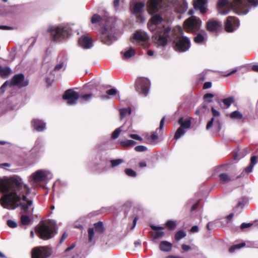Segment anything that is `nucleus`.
<instances>
[{
  "mask_svg": "<svg viewBox=\"0 0 258 258\" xmlns=\"http://www.w3.org/2000/svg\"><path fill=\"white\" fill-rule=\"evenodd\" d=\"M0 191L6 193L1 199V204L5 208L15 209L19 206L25 213L31 214L34 208L33 201L27 199L30 193L28 186L21 178L4 177L0 178Z\"/></svg>",
  "mask_w": 258,
  "mask_h": 258,
  "instance_id": "f257e3e1",
  "label": "nucleus"
},
{
  "mask_svg": "<svg viewBox=\"0 0 258 258\" xmlns=\"http://www.w3.org/2000/svg\"><path fill=\"white\" fill-rule=\"evenodd\" d=\"M148 27L152 32L155 41L158 45L165 46L171 40L170 35L175 37L173 39V48L178 52H184L190 47L189 38L183 35V31L180 26L175 27L171 31V28L166 21L159 14L154 15L148 22Z\"/></svg>",
  "mask_w": 258,
  "mask_h": 258,
  "instance_id": "f03ea898",
  "label": "nucleus"
},
{
  "mask_svg": "<svg viewBox=\"0 0 258 258\" xmlns=\"http://www.w3.org/2000/svg\"><path fill=\"white\" fill-rule=\"evenodd\" d=\"M257 5V0H219L217 9L223 15H227L231 9L238 15H245L249 11V6L256 7Z\"/></svg>",
  "mask_w": 258,
  "mask_h": 258,
  "instance_id": "7ed1b4c3",
  "label": "nucleus"
},
{
  "mask_svg": "<svg viewBox=\"0 0 258 258\" xmlns=\"http://www.w3.org/2000/svg\"><path fill=\"white\" fill-rule=\"evenodd\" d=\"M91 22L92 24H97L101 27L100 39L102 42L106 45H110L115 41L114 30L107 25L104 26L105 20L100 15L97 14H94L91 19Z\"/></svg>",
  "mask_w": 258,
  "mask_h": 258,
  "instance_id": "20e7f679",
  "label": "nucleus"
},
{
  "mask_svg": "<svg viewBox=\"0 0 258 258\" xmlns=\"http://www.w3.org/2000/svg\"><path fill=\"white\" fill-rule=\"evenodd\" d=\"M53 40L60 41L68 38L72 34V30L68 25H51L47 29Z\"/></svg>",
  "mask_w": 258,
  "mask_h": 258,
  "instance_id": "39448f33",
  "label": "nucleus"
},
{
  "mask_svg": "<svg viewBox=\"0 0 258 258\" xmlns=\"http://www.w3.org/2000/svg\"><path fill=\"white\" fill-rule=\"evenodd\" d=\"M38 233L39 237L43 240L52 238L57 233L55 224L51 221L42 224L38 229Z\"/></svg>",
  "mask_w": 258,
  "mask_h": 258,
  "instance_id": "423d86ee",
  "label": "nucleus"
},
{
  "mask_svg": "<svg viewBox=\"0 0 258 258\" xmlns=\"http://www.w3.org/2000/svg\"><path fill=\"white\" fill-rule=\"evenodd\" d=\"M52 176V174L49 170L40 169L33 173L29 180L32 184L40 183L51 179Z\"/></svg>",
  "mask_w": 258,
  "mask_h": 258,
  "instance_id": "0eeeda50",
  "label": "nucleus"
},
{
  "mask_svg": "<svg viewBox=\"0 0 258 258\" xmlns=\"http://www.w3.org/2000/svg\"><path fill=\"white\" fill-rule=\"evenodd\" d=\"M150 87V80L144 77L138 78L136 81L135 88L140 94L146 96L149 91Z\"/></svg>",
  "mask_w": 258,
  "mask_h": 258,
  "instance_id": "6e6552de",
  "label": "nucleus"
},
{
  "mask_svg": "<svg viewBox=\"0 0 258 258\" xmlns=\"http://www.w3.org/2000/svg\"><path fill=\"white\" fill-rule=\"evenodd\" d=\"M201 23L199 18L191 17L184 21V28L188 32L195 33L200 30Z\"/></svg>",
  "mask_w": 258,
  "mask_h": 258,
  "instance_id": "1a4fd4ad",
  "label": "nucleus"
},
{
  "mask_svg": "<svg viewBox=\"0 0 258 258\" xmlns=\"http://www.w3.org/2000/svg\"><path fill=\"white\" fill-rule=\"evenodd\" d=\"M52 253L50 248L44 246L37 247L33 249L32 253V258H46Z\"/></svg>",
  "mask_w": 258,
  "mask_h": 258,
  "instance_id": "9d476101",
  "label": "nucleus"
},
{
  "mask_svg": "<svg viewBox=\"0 0 258 258\" xmlns=\"http://www.w3.org/2000/svg\"><path fill=\"white\" fill-rule=\"evenodd\" d=\"M29 81L25 79L23 74L15 75L12 79L10 85L17 86L19 88H22L28 85Z\"/></svg>",
  "mask_w": 258,
  "mask_h": 258,
  "instance_id": "9b49d317",
  "label": "nucleus"
},
{
  "mask_svg": "<svg viewBox=\"0 0 258 258\" xmlns=\"http://www.w3.org/2000/svg\"><path fill=\"white\" fill-rule=\"evenodd\" d=\"M79 97V93L72 89L66 91L63 95V99L67 100L70 105L76 104Z\"/></svg>",
  "mask_w": 258,
  "mask_h": 258,
  "instance_id": "f8f14e48",
  "label": "nucleus"
},
{
  "mask_svg": "<svg viewBox=\"0 0 258 258\" xmlns=\"http://www.w3.org/2000/svg\"><path fill=\"white\" fill-rule=\"evenodd\" d=\"M239 25V22L235 17L229 16L227 18L225 29L227 32H232L236 29Z\"/></svg>",
  "mask_w": 258,
  "mask_h": 258,
  "instance_id": "ddd939ff",
  "label": "nucleus"
},
{
  "mask_svg": "<svg viewBox=\"0 0 258 258\" xmlns=\"http://www.w3.org/2000/svg\"><path fill=\"white\" fill-rule=\"evenodd\" d=\"M138 0H131L130 9L132 14H138L143 12L145 7L144 2H138Z\"/></svg>",
  "mask_w": 258,
  "mask_h": 258,
  "instance_id": "4468645a",
  "label": "nucleus"
},
{
  "mask_svg": "<svg viewBox=\"0 0 258 258\" xmlns=\"http://www.w3.org/2000/svg\"><path fill=\"white\" fill-rule=\"evenodd\" d=\"M133 39L140 45L146 46L148 42L149 37L145 32L137 31L134 34Z\"/></svg>",
  "mask_w": 258,
  "mask_h": 258,
  "instance_id": "2eb2a0df",
  "label": "nucleus"
},
{
  "mask_svg": "<svg viewBox=\"0 0 258 258\" xmlns=\"http://www.w3.org/2000/svg\"><path fill=\"white\" fill-rule=\"evenodd\" d=\"M162 0H150L148 5V12L152 14L157 12L161 8Z\"/></svg>",
  "mask_w": 258,
  "mask_h": 258,
  "instance_id": "dca6fc26",
  "label": "nucleus"
},
{
  "mask_svg": "<svg viewBox=\"0 0 258 258\" xmlns=\"http://www.w3.org/2000/svg\"><path fill=\"white\" fill-rule=\"evenodd\" d=\"M79 45L84 49H89L93 45V41L92 39L86 35L81 36L79 39Z\"/></svg>",
  "mask_w": 258,
  "mask_h": 258,
  "instance_id": "f3484780",
  "label": "nucleus"
},
{
  "mask_svg": "<svg viewBox=\"0 0 258 258\" xmlns=\"http://www.w3.org/2000/svg\"><path fill=\"white\" fill-rule=\"evenodd\" d=\"M32 125L38 132H42L46 129V123L38 119H34L32 121Z\"/></svg>",
  "mask_w": 258,
  "mask_h": 258,
  "instance_id": "a211bd4d",
  "label": "nucleus"
},
{
  "mask_svg": "<svg viewBox=\"0 0 258 258\" xmlns=\"http://www.w3.org/2000/svg\"><path fill=\"white\" fill-rule=\"evenodd\" d=\"M206 3V0H197L194 3V8L196 10H199L201 14H205L207 10Z\"/></svg>",
  "mask_w": 258,
  "mask_h": 258,
  "instance_id": "6ab92c4d",
  "label": "nucleus"
},
{
  "mask_svg": "<svg viewBox=\"0 0 258 258\" xmlns=\"http://www.w3.org/2000/svg\"><path fill=\"white\" fill-rule=\"evenodd\" d=\"M174 7L177 12L183 13L187 9V3L184 0L178 1L177 3L174 4Z\"/></svg>",
  "mask_w": 258,
  "mask_h": 258,
  "instance_id": "aec40b11",
  "label": "nucleus"
},
{
  "mask_svg": "<svg viewBox=\"0 0 258 258\" xmlns=\"http://www.w3.org/2000/svg\"><path fill=\"white\" fill-rule=\"evenodd\" d=\"M120 54L123 59L128 60L136 54V52L133 48L130 47L128 49L122 50Z\"/></svg>",
  "mask_w": 258,
  "mask_h": 258,
  "instance_id": "412c9836",
  "label": "nucleus"
},
{
  "mask_svg": "<svg viewBox=\"0 0 258 258\" xmlns=\"http://www.w3.org/2000/svg\"><path fill=\"white\" fill-rule=\"evenodd\" d=\"M212 112L213 115V117H214L215 119V127L219 130L221 127V124L220 119V112L216 110L214 107L212 108Z\"/></svg>",
  "mask_w": 258,
  "mask_h": 258,
  "instance_id": "4be33fe9",
  "label": "nucleus"
},
{
  "mask_svg": "<svg viewBox=\"0 0 258 258\" xmlns=\"http://www.w3.org/2000/svg\"><path fill=\"white\" fill-rule=\"evenodd\" d=\"M151 227L153 230H155V234L153 236L154 239H159L164 235L165 233L161 230L163 229V227L154 225H151Z\"/></svg>",
  "mask_w": 258,
  "mask_h": 258,
  "instance_id": "5701e85b",
  "label": "nucleus"
},
{
  "mask_svg": "<svg viewBox=\"0 0 258 258\" xmlns=\"http://www.w3.org/2000/svg\"><path fill=\"white\" fill-rule=\"evenodd\" d=\"M220 26V23L216 20L209 21L207 24V28L209 31H215Z\"/></svg>",
  "mask_w": 258,
  "mask_h": 258,
  "instance_id": "b1692460",
  "label": "nucleus"
},
{
  "mask_svg": "<svg viewBox=\"0 0 258 258\" xmlns=\"http://www.w3.org/2000/svg\"><path fill=\"white\" fill-rule=\"evenodd\" d=\"M178 124L180 125V127L186 130L189 128L191 126V121L188 118L184 119L183 117H180L178 121Z\"/></svg>",
  "mask_w": 258,
  "mask_h": 258,
  "instance_id": "393cba45",
  "label": "nucleus"
},
{
  "mask_svg": "<svg viewBox=\"0 0 258 258\" xmlns=\"http://www.w3.org/2000/svg\"><path fill=\"white\" fill-rule=\"evenodd\" d=\"M172 245L169 242L167 241H161L160 243V249L161 251L168 252L172 249Z\"/></svg>",
  "mask_w": 258,
  "mask_h": 258,
  "instance_id": "a878e982",
  "label": "nucleus"
},
{
  "mask_svg": "<svg viewBox=\"0 0 258 258\" xmlns=\"http://www.w3.org/2000/svg\"><path fill=\"white\" fill-rule=\"evenodd\" d=\"M106 94L102 95L100 97L103 100H108L110 96H114L117 94L118 91L115 88H112L106 91Z\"/></svg>",
  "mask_w": 258,
  "mask_h": 258,
  "instance_id": "bb28decb",
  "label": "nucleus"
},
{
  "mask_svg": "<svg viewBox=\"0 0 258 258\" xmlns=\"http://www.w3.org/2000/svg\"><path fill=\"white\" fill-rule=\"evenodd\" d=\"M12 73V70L8 67H3L0 66V76L2 77H7Z\"/></svg>",
  "mask_w": 258,
  "mask_h": 258,
  "instance_id": "cd10ccee",
  "label": "nucleus"
},
{
  "mask_svg": "<svg viewBox=\"0 0 258 258\" xmlns=\"http://www.w3.org/2000/svg\"><path fill=\"white\" fill-rule=\"evenodd\" d=\"M132 109L130 107L120 108L119 109L120 118L123 119L126 116L130 115L132 113Z\"/></svg>",
  "mask_w": 258,
  "mask_h": 258,
  "instance_id": "c85d7f7f",
  "label": "nucleus"
},
{
  "mask_svg": "<svg viewBox=\"0 0 258 258\" xmlns=\"http://www.w3.org/2000/svg\"><path fill=\"white\" fill-rule=\"evenodd\" d=\"M186 130L183 127H179L176 130L175 135L174 138L177 140L179 139L181 136H183L186 133Z\"/></svg>",
  "mask_w": 258,
  "mask_h": 258,
  "instance_id": "c756f323",
  "label": "nucleus"
},
{
  "mask_svg": "<svg viewBox=\"0 0 258 258\" xmlns=\"http://www.w3.org/2000/svg\"><path fill=\"white\" fill-rule=\"evenodd\" d=\"M94 227L96 232L98 233H102L104 232V229L103 227V224L101 221H99L95 223Z\"/></svg>",
  "mask_w": 258,
  "mask_h": 258,
  "instance_id": "7c9ffc66",
  "label": "nucleus"
},
{
  "mask_svg": "<svg viewBox=\"0 0 258 258\" xmlns=\"http://www.w3.org/2000/svg\"><path fill=\"white\" fill-rule=\"evenodd\" d=\"M137 143L131 140H126L124 141H121L120 142V144L122 147H131L135 145Z\"/></svg>",
  "mask_w": 258,
  "mask_h": 258,
  "instance_id": "2f4dec72",
  "label": "nucleus"
},
{
  "mask_svg": "<svg viewBox=\"0 0 258 258\" xmlns=\"http://www.w3.org/2000/svg\"><path fill=\"white\" fill-rule=\"evenodd\" d=\"M31 220L29 217L26 215H22L21 216V222L24 225H28L30 223Z\"/></svg>",
  "mask_w": 258,
  "mask_h": 258,
  "instance_id": "473e14b6",
  "label": "nucleus"
},
{
  "mask_svg": "<svg viewBox=\"0 0 258 258\" xmlns=\"http://www.w3.org/2000/svg\"><path fill=\"white\" fill-rule=\"evenodd\" d=\"M111 167L114 168L120 164L123 163L124 161L122 159H117L110 160Z\"/></svg>",
  "mask_w": 258,
  "mask_h": 258,
  "instance_id": "72a5a7b5",
  "label": "nucleus"
},
{
  "mask_svg": "<svg viewBox=\"0 0 258 258\" xmlns=\"http://www.w3.org/2000/svg\"><path fill=\"white\" fill-rule=\"evenodd\" d=\"M186 234L183 230H180L178 231L175 235V239L177 241L180 240L181 239L184 238Z\"/></svg>",
  "mask_w": 258,
  "mask_h": 258,
  "instance_id": "f704fd0d",
  "label": "nucleus"
},
{
  "mask_svg": "<svg viewBox=\"0 0 258 258\" xmlns=\"http://www.w3.org/2000/svg\"><path fill=\"white\" fill-rule=\"evenodd\" d=\"M125 174L131 177H136L137 176V173L135 171L131 168H126L124 170Z\"/></svg>",
  "mask_w": 258,
  "mask_h": 258,
  "instance_id": "c9c22d12",
  "label": "nucleus"
},
{
  "mask_svg": "<svg viewBox=\"0 0 258 258\" xmlns=\"http://www.w3.org/2000/svg\"><path fill=\"white\" fill-rule=\"evenodd\" d=\"M245 245V243H241L240 244H236L230 247L229 251L230 252H233L235 251V250L237 249H240L241 247L244 246Z\"/></svg>",
  "mask_w": 258,
  "mask_h": 258,
  "instance_id": "e433bc0d",
  "label": "nucleus"
},
{
  "mask_svg": "<svg viewBox=\"0 0 258 258\" xmlns=\"http://www.w3.org/2000/svg\"><path fill=\"white\" fill-rule=\"evenodd\" d=\"M205 39V37L201 33H199L195 37V42L197 43H202Z\"/></svg>",
  "mask_w": 258,
  "mask_h": 258,
  "instance_id": "4c0bfd02",
  "label": "nucleus"
},
{
  "mask_svg": "<svg viewBox=\"0 0 258 258\" xmlns=\"http://www.w3.org/2000/svg\"><path fill=\"white\" fill-rule=\"evenodd\" d=\"M230 117L232 119H241L242 117V114L238 111H234L231 113Z\"/></svg>",
  "mask_w": 258,
  "mask_h": 258,
  "instance_id": "58836bf2",
  "label": "nucleus"
},
{
  "mask_svg": "<svg viewBox=\"0 0 258 258\" xmlns=\"http://www.w3.org/2000/svg\"><path fill=\"white\" fill-rule=\"evenodd\" d=\"M93 95L92 94H88L82 95L80 98V101L82 102H88L93 97Z\"/></svg>",
  "mask_w": 258,
  "mask_h": 258,
  "instance_id": "ea45409f",
  "label": "nucleus"
},
{
  "mask_svg": "<svg viewBox=\"0 0 258 258\" xmlns=\"http://www.w3.org/2000/svg\"><path fill=\"white\" fill-rule=\"evenodd\" d=\"M66 66V63L64 60L63 61H60L58 64H57L55 67H54V71H58L60 69L64 68L65 69V67Z\"/></svg>",
  "mask_w": 258,
  "mask_h": 258,
  "instance_id": "a19ab883",
  "label": "nucleus"
},
{
  "mask_svg": "<svg viewBox=\"0 0 258 258\" xmlns=\"http://www.w3.org/2000/svg\"><path fill=\"white\" fill-rule=\"evenodd\" d=\"M234 102V98L232 97H229L228 98L224 99L223 100V102L225 106L227 107H229L232 102Z\"/></svg>",
  "mask_w": 258,
  "mask_h": 258,
  "instance_id": "79ce46f5",
  "label": "nucleus"
},
{
  "mask_svg": "<svg viewBox=\"0 0 258 258\" xmlns=\"http://www.w3.org/2000/svg\"><path fill=\"white\" fill-rule=\"evenodd\" d=\"M121 127H119L116 128L112 133L111 138L113 139H116L118 137L120 132L122 131Z\"/></svg>",
  "mask_w": 258,
  "mask_h": 258,
  "instance_id": "37998d69",
  "label": "nucleus"
},
{
  "mask_svg": "<svg viewBox=\"0 0 258 258\" xmlns=\"http://www.w3.org/2000/svg\"><path fill=\"white\" fill-rule=\"evenodd\" d=\"M220 180L223 182L230 181V178L226 173H221L219 175Z\"/></svg>",
  "mask_w": 258,
  "mask_h": 258,
  "instance_id": "c03bdc74",
  "label": "nucleus"
},
{
  "mask_svg": "<svg viewBox=\"0 0 258 258\" xmlns=\"http://www.w3.org/2000/svg\"><path fill=\"white\" fill-rule=\"evenodd\" d=\"M166 226L170 229H174L176 226V223L175 221H172V220H169L166 222Z\"/></svg>",
  "mask_w": 258,
  "mask_h": 258,
  "instance_id": "a18cd8bd",
  "label": "nucleus"
},
{
  "mask_svg": "<svg viewBox=\"0 0 258 258\" xmlns=\"http://www.w3.org/2000/svg\"><path fill=\"white\" fill-rule=\"evenodd\" d=\"M88 236H89V241H92L94 235V230L93 228H90L88 230Z\"/></svg>",
  "mask_w": 258,
  "mask_h": 258,
  "instance_id": "49530a36",
  "label": "nucleus"
},
{
  "mask_svg": "<svg viewBox=\"0 0 258 258\" xmlns=\"http://www.w3.org/2000/svg\"><path fill=\"white\" fill-rule=\"evenodd\" d=\"M214 95L211 93H207L204 95V99L205 101L208 103L212 102V98Z\"/></svg>",
  "mask_w": 258,
  "mask_h": 258,
  "instance_id": "de8ad7c7",
  "label": "nucleus"
},
{
  "mask_svg": "<svg viewBox=\"0 0 258 258\" xmlns=\"http://www.w3.org/2000/svg\"><path fill=\"white\" fill-rule=\"evenodd\" d=\"M135 150L137 152H141L147 151V148L143 145L137 146L135 148Z\"/></svg>",
  "mask_w": 258,
  "mask_h": 258,
  "instance_id": "09e8293b",
  "label": "nucleus"
},
{
  "mask_svg": "<svg viewBox=\"0 0 258 258\" xmlns=\"http://www.w3.org/2000/svg\"><path fill=\"white\" fill-rule=\"evenodd\" d=\"M215 118L212 117L211 119V120L209 121H208L207 126H206V129L207 130H210L211 128H212V127L213 125L215 126Z\"/></svg>",
  "mask_w": 258,
  "mask_h": 258,
  "instance_id": "8fccbe9b",
  "label": "nucleus"
},
{
  "mask_svg": "<svg viewBox=\"0 0 258 258\" xmlns=\"http://www.w3.org/2000/svg\"><path fill=\"white\" fill-rule=\"evenodd\" d=\"M41 146V140L40 138L37 139L35 142V146L33 149V150H38Z\"/></svg>",
  "mask_w": 258,
  "mask_h": 258,
  "instance_id": "3c124183",
  "label": "nucleus"
},
{
  "mask_svg": "<svg viewBox=\"0 0 258 258\" xmlns=\"http://www.w3.org/2000/svg\"><path fill=\"white\" fill-rule=\"evenodd\" d=\"M206 78V72H203L198 75V79L199 82L204 81Z\"/></svg>",
  "mask_w": 258,
  "mask_h": 258,
  "instance_id": "603ef678",
  "label": "nucleus"
},
{
  "mask_svg": "<svg viewBox=\"0 0 258 258\" xmlns=\"http://www.w3.org/2000/svg\"><path fill=\"white\" fill-rule=\"evenodd\" d=\"M128 137L134 140H138V141H142L143 140L142 138L137 134H130L128 135Z\"/></svg>",
  "mask_w": 258,
  "mask_h": 258,
  "instance_id": "864d4df0",
  "label": "nucleus"
},
{
  "mask_svg": "<svg viewBox=\"0 0 258 258\" xmlns=\"http://www.w3.org/2000/svg\"><path fill=\"white\" fill-rule=\"evenodd\" d=\"M7 225L9 227L13 228L16 227L17 226L16 222L12 220H8L7 221Z\"/></svg>",
  "mask_w": 258,
  "mask_h": 258,
  "instance_id": "5fc2aeb1",
  "label": "nucleus"
},
{
  "mask_svg": "<svg viewBox=\"0 0 258 258\" xmlns=\"http://www.w3.org/2000/svg\"><path fill=\"white\" fill-rule=\"evenodd\" d=\"M258 156H253L251 157L250 164L254 166L257 162Z\"/></svg>",
  "mask_w": 258,
  "mask_h": 258,
  "instance_id": "6e6d98bb",
  "label": "nucleus"
},
{
  "mask_svg": "<svg viewBox=\"0 0 258 258\" xmlns=\"http://www.w3.org/2000/svg\"><path fill=\"white\" fill-rule=\"evenodd\" d=\"M10 85V83L8 81L5 82L4 84L0 88V91L4 93L5 91L6 88L9 85Z\"/></svg>",
  "mask_w": 258,
  "mask_h": 258,
  "instance_id": "4d7b16f0",
  "label": "nucleus"
},
{
  "mask_svg": "<svg viewBox=\"0 0 258 258\" xmlns=\"http://www.w3.org/2000/svg\"><path fill=\"white\" fill-rule=\"evenodd\" d=\"M251 225H252V224H251L250 223H243L241 224V225L240 226V228L241 229H243L244 228L250 227Z\"/></svg>",
  "mask_w": 258,
  "mask_h": 258,
  "instance_id": "13d9d810",
  "label": "nucleus"
},
{
  "mask_svg": "<svg viewBox=\"0 0 258 258\" xmlns=\"http://www.w3.org/2000/svg\"><path fill=\"white\" fill-rule=\"evenodd\" d=\"M212 87V83L211 82H207L204 83L203 86V88L204 89H207L210 88Z\"/></svg>",
  "mask_w": 258,
  "mask_h": 258,
  "instance_id": "bf43d9fd",
  "label": "nucleus"
},
{
  "mask_svg": "<svg viewBox=\"0 0 258 258\" xmlns=\"http://www.w3.org/2000/svg\"><path fill=\"white\" fill-rule=\"evenodd\" d=\"M253 167L254 166H253L252 165L249 164V165L248 166H247V167H246L245 168V172L247 173H249L252 172Z\"/></svg>",
  "mask_w": 258,
  "mask_h": 258,
  "instance_id": "052dcab7",
  "label": "nucleus"
},
{
  "mask_svg": "<svg viewBox=\"0 0 258 258\" xmlns=\"http://www.w3.org/2000/svg\"><path fill=\"white\" fill-rule=\"evenodd\" d=\"M15 107L12 106V105H9L8 106L7 108L5 110H2V111H0V113H5L6 112L8 111H9V110H14L15 109Z\"/></svg>",
  "mask_w": 258,
  "mask_h": 258,
  "instance_id": "680f3d73",
  "label": "nucleus"
},
{
  "mask_svg": "<svg viewBox=\"0 0 258 258\" xmlns=\"http://www.w3.org/2000/svg\"><path fill=\"white\" fill-rule=\"evenodd\" d=\"M68 234L67 232H64L61 236V238L60 240L59 243H62L63 242V241L66 239V238L68 237Z\"/></svg>",
  "mask_w": 258,
  "mask_h": 258,
  "instance_id": "e2e57ef3",
  "label": "nucleus"
},
{
  "mask_svg": "<svg viewBox=\"0 0 258 258\" xmlns=\"http://www.w3.org/2000/svg\"><path fill=\"white\" fill-rule=\"evenodd\" d=\"M181 248L184 251H187L191 249V247L190 246L186 245V244H182L181 245Z\"/></svg>",
  "mask_w": 258,
  "mask_h": 258,
  "instance_id": "0e129e2a",
  "label": "nucleus"
},
{
  "mask_svg": "<svg viewBox=\"0 0 258 258\" xmlns=\"http://www.w3.org/2000/svg\"><path fill=\"white\" fill-rule=\"evenodd\" d=\"M158 136L156 133H153L151 136V139L153 141H156L158 139Z\"/></svg>",
  "mask_w": 258,
  "mask_h": 258,
  "instance_id": "69168bd1",
  "label": "nucleus"
},
{
  "mask_svg": "<svg viewBox=\"0 0 258 258\" xmlns=\"http://www.w3.org/2000/svg\"><path fill=\"white\" fill-rule=\"evenodd\" d=\"M10 167V164L7 163H2L0 164V168H6L7 167Z\"/></svg>",
  "mask_w": 258,
  "mask_h": 258,
  "instance_id": "338daca9",
  "label": "nucleus"
},
{
  "mask_svg": "<svg viewBox=\"0 0 258 258\" xmlns=\"http://www.w3.org/2000/svg\"><path fill=\"white\" fill-rule=\"evenodd\" d=\"M198 230H199V228H198V226H196V225L192 226L190 229V231L192 232H197L198 231Z\"/></svg>",
  "mask_w": 258,
  "mask_h": 258,
  "instance_id": "774afa93",
  "label": "nucleus"
}]
</instances>
